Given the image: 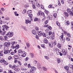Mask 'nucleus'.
Returning <instances> with one entry per match:
<instances>
[{"label":"nucleus","mask_w":73,"mask_h":73,"mask_svg":"<svg viewBox=\"0 0 73 73\" xmlns=\"http://www.w3.org/2000/svg\"><path fill=\"white\" fill-rule=\"evenodd\" d=\"M44 58H46V59H47V60H48V59H49V57L46 56H44Z\"/></svg>","instance_id":"64"},{"label":"nucleus","mask_w":73,"mask_h":73,"mask_svg":"<svg viewBox=\"0 0 73 73\" xmlns=\"http://www.w3.org/2000/svg\"><path fill=\"white\" fill-rule=\"evenodd\" d=\"M68 66H69V67H70V68H71V69L73 67V66L70 64H69L68 65Z\"/></svg>","instance_id":"40"},{"label":"nucleus","mask_w":73,"mask_h":73,"mask_svg":"<svg viewBox=\"0 0 73 73\" xmlns=\"http://www.w3.org/2000/svg\"><path fill=\"white\" fill-rule=\"evenodd\" d=\"M7 36H8L7 35H6V36H4V41H7L8 39V37Z\"/></svg>","instance_id":"22"},{"label":"nucleus","mask_w":73,"mask_h":73,"mask_svg":"<svg viewBox=\"0 0 73 73\" xmlns=\"http://www.w3.org/2000/svg\"><path fill=\"white\" fill-rule=\"evenodd\" d=\"M29 17H30V18H32V17H33V15L32 14H29Z\"/></svg>","instance_id":"50"},{"label":"nucleus","mask_w":73,"mask_h":73,"mask_svg":"<svg viewBox=\"0 0 73 73\" xmlns=\"http://www.w3.org/2000/svg\"><path fill=\"white\" fill-rule=\"evenodd\" d=\"M45 12L47 15H48V11L45 10Z\"/></svg>","instance_id":"48"},{"label":"nucleus","mask_w":73,"mask_h":73,"mask_svg":"<svg viewBox=\"0 0 73 73\" xmlns=\"http://www.w3.org/2000/svg\"><path fill=\"white\" fill-rule=\"evenodd\" d=\"M61 45H62L60 43H58L57 44V46L58 48H59V49H61Z\"/></svg>","instance_id":"13"},{"label":"nucleus","mask_w":73,"mask_h":73,"mask_svg":"<svg viewBox=\"0 0 73 73\" xmlns=\"http://www.w3.org/2000/svg\"><path fill=\"white\" fill-rule=\"evenodd\" d=\"M14 70L16 72H19L20 70V68H16L14 69Z\"/></svg>","instance_id":"21"},{"label":"nucleus","mask_w":73,"mask_h":73,"mask_svg":"<svg viewBox=\"0 0 73 73\" xmlns=\"http://www.w3.org/2000/svg\"><path fill=\"white\" fill-rule=\"evenodd\" d=\"M31 69L33 70V69H34V70H36V68L34 66H32L31 67Z\"/></svg>","instance_id":"43"},{"label":"nucleus","mask_w":73,"mask_h":73,"mask_svg":"<svg viewBox=\"0 0 73 73\" xmlns=\"http://www.w3.org/2000/svg\"><path fill=\"white\" fill-rule=\"evenodd\" d=\"M42 32L41 31L38 32V37H40L41 36H42Z\"/></svg>","instance_id":"10"},{"label":"nucleus","mask_w":73,"mask_h":73,"mask_svg":"<svg viewBox=\"0 0 73 73\" xmlns=\"http://www.w3.org/2000/svg\"><path fill=\"white\" fill-rule=\"evenodd\" d=\"M52 7V5H50L48 6V8H51Z\"/></svg>","instance_id":"63"},{"label":"nucleus","mask_w":73,"mask_h":73,"mask_svg":"<svg viewBox=\"0 0 73 73\" xmlns=\"http://www.w3.org/2000/svg\"><path fill=\"white\" fill-rule=\"evenodd\" d=\"M3 51L1 50L0 51V56H3Z\"/></svg>","instance_id":"24"},{"label":"nucleus","mask_w":73,"mask_h":73,"mask_svg":"<svg viewBox=\"0 0 73 73\" xmlns=\"http://www.w3.org/2000/svg\"><path fill=\"white\" fill-rule=\"evenodd\" d=\"M2 31H1V28H0V33L1 34V35L4 36L5 33H6V32L8 30L9 28V27L6 25H2Z\"/></svg>","instance_id":"1"},{"label":"nucleus","mask_w":73,"mask_h":73,"mask_svg":"<svg viewBox=\"0 0 73 73\" xmlns=\"http://www.w3.org/2000/svg\"><path fill=\"white\" fill-rule=\"evenodd\" d=\"M64 15L66 16H69V14H68L66 12H64Z\"/></svg>","instance_id":"36"},{"label":"nucleus","mask_w":73,"mask_h":73,"mask_svg":"<svg viewBox=\"0 0 73 73\" xmlns=\"http://www.w3.org/2000/svg\"><path fill=\"white\" fill-rule=\"evenodd\" d=\"M52 17H53V16L52 15H50L49 16V18L50 20H51L52 19Z\"/></svg>","instance_id":"37"},{"label":"nucleus","mask_w":73,"mask_h":73,"mask_svg":"<svg viewBox=\"0 0 73 73\" xmlns=\"http://www.w3.org/2000/svg\"><path fill=\"white\" fill-rule=\"evenodd\" d=\"M23 53L24 54H22L21 56L22 57H25V56H26L27 53H26V52H25V53L23 52Z\"/></svg>","instance_id":"23"},{"label":"nucleus","mask_w":73,"mask_h":73,"mask_svg":"<svg viewBox=\"0 0 73 73\" xmlns=\"http://www.w3.org/2000/svg\"><path fill=\"white\" fill-rule=\"evenodd\" d=\"M5 20L8 21L9 20V18L8 17H5Z\"/></svg>","instance_id":"35"},{"label":"nucleus","mask_w":73,"mask_h":73,"mask_svg":"<svg viewBox=\"0 0 73 73\" xmlns=\"http://www.w3.org/2000/svg\"><path fill=\"white\" fill-rule=\"evenodd\" d=\"M32 33L34 35H36L37 34V33L36 32V31L35 30H33L32 31Z\"/></svg>","instance_id":"14"},{"label":"nucleus","mask_w":73,"mask_h":73,"mask_svg":"<svg viewBox=\"0 0 73 73\" xmlns=\"http://www.w3.org/2000/svg\"><path fill=\"white\" fill-rule=\"evenodd\" d=\"M4 45L6 46V47H9V43L7 42H5L4 44Z\"/></svg>","instance_id":"7"},{"label":"nucleus","mask_w":73,"mask_h":73,"mask_svg":"<svg viewBox=\"0 0 73 73\" xmlns=\"http://www.w3.org/2000/svg\"><path fill=\"white\" fill-rule=\"evenodd\" d=\"M42 36H43V37H46V35H45V33H43L42 34Z\"/></svg>","instance_id":"49"},{"label":"nucleus","mask_w":73,"mask_h":73,"mask_svg":"<svg viewBox=\"0 0 73 73\" xmlns=\"http://www.w3.org/2000/svg\"><path fill=\"white\" fill-rule=\"evenodd\" d=\"M29 2L30 4H32L33 5L35 4V1H33V0H29Z\"/></svg>","instance_id":"9"},{"label":"nucleus","mask_w":73,"mask_h":73,"mask_svg":"<svg viewBox=\"0 0 73 73\" xmlns=\"http://www.w3.org/2000/svg\"><path fill=\"white\" fill-rule=\"evenodd\" d=\"M25 24H28V23L29 24H31V23H30L29 21L28 20V19H27L25 20Z\"/></svg>","instance_id":"27"},{"label":"nucleus","mask_w":73,"mask_h":73,"mask_svg":"<svg viewBox=\"0 0 73 73\" xmlns=\"http://www.w3.org/2000/svg\"><path fill=\"white\" fill-rule=\"evenodd\" d=\"M64 68L65 70H69V67H68V66H65Z\"/></svg>","instance_id":"28"},{"label":"nucleus","mask_w":73,"mask_h":73,"mask_svg":"<svg viewBox=\"0 0 73 73\" xmlns=\"http://www.w3.org/2000/svg\"><path fill=\"white\" fill-rule=\"evenodd\" d=\"M18 53L23 54V53H24V52H24V51H22V50H21L20 49L18 51Z\"/></svg>","instance_id":"19"},{"label":"nucleus","mask_w":73,"mask_h":73,"mask_svg":"<svg viewBox=\"0 0 73 73\" xmlns=\"http://www.w3.org/2000/svg\"><path fill=\"white\" fill-rule=\"evenodd\" d=\"M62 51L63 54L64 55V56H65L66 54V53H67V52H65V50L64 49H62Z\"/></svg>","instance_id":"6"},{"label":"nucleus","mask_w":73,"mask_h":73,"mask_svg":"<svg viewBox=\"0 0 73 73\" xmlns=\"http://www.w3.org/2000/svg\"><path fill=\"white\" fill-rule=\"evenodd\" d=\"M53 16L55 18H56L57 17V13H54L53 14Z\"/></svg>","instance_id":"41"},{"label":"nucleus","mask_w":73,"mask_h":73,"mask_svg":"<svg viewBox=\"0 0 73 73\" xmlns=\"http://www.w3.org/2000/svg\"><path fill=\"white\" fill-rule=\"evenodd\" d=\"M26 46L27 47V48H29V47L30 46V44H29V43L28 42H27L26 43Z\"/></svg>","instance_id":"25"},{"label":"nucleus","mask_w":73,"mask_h":73,"mask_svg":"<svg viewBox=\"0 0 73 73\" xmlns=\"http://www.w3.org/2000/svg\"><path fill=\"white\" fill-rule=\"evenodd\" d=\"M14 13L15 14V15L16 16H19V14H17V12L16 11H15L14 12Z\"/></svg>","instance_id":"42"},{"label":"nucleus","mask_w":73,"mask_h":73,"mask_svg":"<svg viewBox=\"0 0 73 73\" xmlns=\"http://www.w3.org/2000/svg\"><path fill=\"white\" fill-rule=\"evenodd\" d=\"M35 5L38 8L40 7V4H39V3L38 2H36L35 3Z\"/></svg>","instance_id":"17"},{"label":"nucleus","mask_w":73,"mask_h":73,"mask_svg":"<svg viewBox=\"0 0 73 73\" xmlns=\"http://www.w3.org/2000/svg\"><path fill=\"white\" fill-rule=\"evenodd\" d=\"M44 27H47V29H50V30H52V28L50 27V26H48V25H45L43 26Z\"/></svg>","instance_id":"5"},{"label":"nucleus","mask_w":73,"mask_h":73,"mask_svg":"<svg viewBox=\"0 0 73 73\" xmlns=\"http://www.w3.org/2000/svg\"><path fill=\"white\" fill-rule=\"evenodd\" d=\"M12 57L11 56H9L8 58V60H11V59H12Z\"/></svg>","instance_id":"60"},{"label":"nucleus","mask_w":73,"mask_h":73,"mask_svg":"<svg viewBox=\"0 0 73 73\" xmlns=\"http://www.w3.org/2000/svg\"><path fill=\"white\" fill-rule=\"evenodd\" d=\"M11 48L12 49H15V46L12 45V46H11Z\"/></svg>","instance_id":"57"},{"label":"nucleus","mask_w":73,"mask_h":73,"mask_svg":"<svg viewBox=\"0 0 73 73\" xmlns=\"http://www.w3.org/2000/svg\"><path fill=\"white\" fill-rule=\"evenodd\" d=\"M35 29L36 31H37L38 30V27H35Z\"/></svg>","instance_id":"56"},{"label":"nucleus","mask_w":73,"mask_h":73,"mask_svg":"<svg viewBox=\"0 0 73 73\" xmlns=\"http://www.w3.org/2000/svg\"><path fill=\"white\" fill-rule=\"evenodd\" d=\"M4 53L5 54H9V53H10V51L5 50L4 52Z\"/></svg>","instance_id":"11"},{"label":"nucleus","mask_w":73,"mask_h":73,"mask_svg":"<svg viewBox=\"0 0 73 73\" xmlns=\"http://www.w3.org/2000/svg\"><path fill=\"white\" fill-rule=\"evenodd\" d=\"M54 45H56V44H57V42H56V40H55L54 42H53Z\"/></svg>","instance_id":"53"},{"label":"nucleus","mask_w":73,"mask_h":73,"mask_svg":"<svg viewBox=\"0 0 73 73\" xmlns=\"http://www.w3.org/2000/svg\"><path fill=\"white\" fill-rule=\"evenodd\" d=\"M51 38L52 39V40H53V39H54V38H55V34L54 33H53L51 35Z\"/></svg>","instance_id":"16"},{"label":"nucleus","mask_w":73,"mask_h":73,"mask_svg":"<svg viewBox=\"0 0 73 73\" xmlns=\"http://www.w3.org/2000/svg\"><path fill=\"white\" fill-rule=\"evenodd\" d=\"M0 62L1 63H4L6 65H7L8 64V63L7 62V61L5 60L2 59L0 60Z\"/></svg>","instance_id":"4"},{"label":"nucleus","mask_w":73,"mask_h":73,"mask_svg":"<svg viewBox=\"0 0 73 73\" xmlns=\"http://www.w3.org/2000/svg\"><path fill=\"white\" fill-rule=\"evenodd\" d=\"M14 58H15V59H18L19 58V56L18 55H14Z\"/></svg>","instance_id":"26"},{"label":"nucleus","mask_w":73,"mask_h":73,"mask_svg":"<svg viewBox=\"0 0 73 73\" xmlns=\"http://www.w3.org/2000/svg\"><path fill=\"white\" fill-rule=\"evenodd\" d=\"M40 7L42 9H44V6L42 5H40Z\"/></svg>","instance_id":"52"},{"label":"nucleus","mask_w":73,"mask_h":73,"mask_svg":"<svg viewBox=\"0 0 73 73\" xmlns=\"http://www.w3.org/2000/svg\"><path fill=\"white\" fill-rule=\"evenodd\" d=\"M56 52V54L58 55L61 52V51H60V50H58V49H57Z\"/></svg>","instance_id":"15"},{"label":"nucleus","mask_w":73,"mask_h":73,"mask_svg":"<svg viewBox=\"0 0 73 73\" xmlns=\"http://www.w3.org/2000/svg\"><path fill=\"white\" fill-rule=\"evenodd\" d=\"M42 12L41 11H38V13H37V15L38 16H42Z\"/></svg>","instance_id":"8"},{"label":"nucleus","mask_w":73,"mask_h":73,"mask_svg":"<svg viewBox=\"0 0 73 73\" xmlns=\"http://www.w3.org/2000/svg\"><path fill=\"white\" fill-rule=\"evenodd\" d=\"M67 35L68 36V37H70V34L69 33H67Z\"/></svg>","instance_id":"45"},{"label":"nucleus","mask_w":73,"mask_h":73,"mask_svg":"<svg viewBox=\"0 0 73 73\" xmlns=\"http://www.w3.org/2000/svg\"><path fill=\"white\" fill-rule=\"evenodd\" d=\"M27 13H31L32 12V11L31 10H29V11H27Z\"/></svg>","instance_id":"34"},{"label":"nucleus","mask_w":73,"mask_h":73,"mask_svg":"<svg viewBox=\"0 0 73 73\" xmlns=\"http://www.w3.org/2000/svg\"><path fill=\"white\" fill-rule=\"evenodd\" d=\"M58 49H57L56 47H55L54 48V51H56V52L57 51V50Z\"/></svg>","instance_id":"62"},{"label":"nucleus","mask_w":73,"mask_h":73,"mask_svg":"<svg viewBox=\"0 0 73 73\" xmlns=\"http://www.w3.org/2000/svg\"><path fill=\"white\" fill-rule=\"evenodd\" d=\"M41 46H42V48H44V49L45 48V46H44V44L41 45Z\"/></svg>","instance_id":"58"},{"label":"nucleus","mask_w":73,"mask_h":73,"mask_svg":"<svg viewBox=\"0 0 73 73\" xmlns=\"http://www.w3.org/2000/svg\"><path fill=\"white\" fill-rule=\"evenodd\" d=\"M0 40L2 41V40H3V38L2 36H0Z\"/></svg>","instance_id":"55"},{"label":"nucleus","mask_w":73,"mask_h":73,"mask_svg":"<svg viewBox=\"0 0 73 73\" xmlns=\"http://www.w3.org/2000/svg\"><path fill=\"white\" fill-rule=\"evenodd\" d=\"M48 44L50 48H52L53 46V43H52L50 42Z\"/></svg>","instance_id":"20"},{"label":"nucleus","mask_w":73,"mask_h":73,"mask_svg":"<svg viewBox=\"0 0 73 73\" xmlns=\"http://www.w3.org/2000/svg\"><path fill=\"white\" fill-rule=\"evenodd\" d=\"M13 33H11L9 31L6 34V36H7L9 37H11L13 36Z\"/></svg>","instance_id":"3"},{"label":"nucleus","mask_w":73,"mask_h":73,"mask_svg":"<svg viewBox=\"0 0 73 73\" xmlns=\"http://www.w3.org/2000/svg\"><path fill=\"white\" fill-rule=\"evenodd\" d=\"M29 54L31 56V57H33V56H34V54L30 53Z\"/></svg>","instance_id":"33"},{"label":"nucleus","mask_w":73,"mask_h":73,"mask_svg":"<svg viewBox=\"0 0 73 73\" xmlns=\"http://www.w3.org/2000/svg\"><path fill=\"white\" fill-rule=\"evenodd\" d=\"M30 72L31 73H33L35 72V71L33 70H32V69H30Z\"/></svg>","instance_id":"32"},{"label":"nucleus","mask_w":73,"mask_h":73,"mask_svg":"<svg viewBox=\"0 0 73 73\" xmlns=\"http://www.w3.org/2000/svg\"><path fill=\"white\" fill-rule=\"evenodd\" d=\"M27 12L26 10L25 9H24L22 11V13L23 14H24V13H25Z\"/></svg>","instance_id":"30"},{"label":"nucleus","mask_w":73,"mask_h":73,"mask_svg":"<svg viewBox=\"0 0 73 73\" xmlns=\"http://www.w3.org/2000/svg\"><path fill=\"white\" fill-rule=\"evenodd\" d=\"M69 24H70V23H69V21H65V25H69Z\"/></svg>","instance_id":"12"},{"label":"nucleus","mask_w":73,"mask_h":73,"mask_svg":"<svg viewBox=\"0 0 73 73\" xmlns=\"http://www.w3.org/2000/svg\"><path fill=\"white\" fill-rule=\"evenodd\" d=\"M15 48L16 49H19V44L17 45L15 47Z\"/></svg>","instance_id":"29"},{"label":"nucleus","mask_w":73,"mask_h":73,"mask_svg":"<svg viewBox=\"0 0 73 73\" xmlns=\"http://www.w3.org/2000/svg\"><path fill=\"white\" fill-rule=\"evenodd\" d=\"M43 69L45 71H46V70H47V68H46L44 67H43Z\"/></svg>","instance_id":"44"},{"label":"nucleus","mask_w":73,"mask_h":73,"mask_svg":"<svg viewBox=\"0 0 73 73\" xmlns=\"http://www.w3.org/2000/svg\"><path fill=\"white\" fill-rule=\"evenodd\" d=\"M29 21V22L30 23H31V20H32V19H31V17L30 18H28V20Z\"/></svg>","instance_id":"38"},{"label":"nucleus","mask_w":73,"mask_h":73,"mask_svg":"<svg viewBox=\"0 0 73 73\" xmlns=\"http://www.w3.org/2000/svg\"><path fill=\"white\" fill-rule=\"evenodd\" d=\"M33 62L35 64H36L37 63V61L36 60H35Z\"/></svg>","instance_id":"59"},{"label":"nucleus","mask_w":73,"mask_h":73,"mask_svg":"<svg viewBox=\"0 0 73 73\" xmlns=\"http://www.w3.org/2000/svg\"><path fill=\"white\" fill-rule=\"evenodd\" d=\"M64 35H62L60 37V38L62 42L64 43L65 42V38H64Z\"/></svg>","instance_id":"2"},{"label":"nucleus","mask_w":73,"mask_h":73,"mask_svg":"<svg viewBox=\"0 0 73 73\" xmlns=\"http://www.w3.org/2000/svg\"><path fill=\"white\" fill-rule=\"evenodd\" d=\"M42 16L43 17H45V14H44V13H42Z\"/></svg>","instance_id":"61"},{"label":"nucleus","mask_w":73,"mask_h":73,"mask_svg":"<svg viewBox=\"0 0 73 73\" xmlns=\"http://www.w3.org/2000/svg\"><path fill=\"white\" fill-rule=\"evenodd\" d=\"M57 63L58 64H60V59L58 58L57 59Z\"/></svg>","instance_id":"39"},{"label":"nucleus","mask_w":73,"mask_h":73,"mask_svg":"<svg viewBox=\"0 0 73 73\" xmlns=\"http://www.w3.org/2000/svg\"><path fill=\"white\" fill-rule=\"evenodd\" d=\"M58 5H59V6H60L61 3H60V1H58Z\"/></svg>","instance_id":"54"},{"label":"nucleus","mask_w":73,"mask_h":73,"mask_svg":"<svg viewBox=\"0 0 73 73\" xmlns=\"http://www.w3.org/2000/svg\"><path fill=\"white\" fill-rule=\"evenodd\" d=\"M70 37H67L66 38V39L67 41H70V38H69Z\"/></svg>","instance_id":"47"},{"label":"nucleus","mask_w":73,"mask_h":73,"mask_svg":"<svg viewBox=\"0 0 73 73\" xmlns=\"http://www.w3.org/2000/svg\"><path fill=\"white\" fill-rule=\"evenodd\" d=\"M11 45H14L15 44V42L14 41V42H12L11 43Z\"/></svg>","instance_id":"51"},{"label":"nucleus","mask_w":73,"mask_h":73,"mask_svg":"<svg viewBox=\"0 0 73 73\" xmlns=\"http://www.w3.org/2000/svg\"><path fill=\"white\" fill-rule=\"evenodd\" d=\"M56 24H57V25L59 27H60V23H59L58 22L56 21Z\"/></svg>","instance_id":"31"},{"label":"nucleus","mask_w":73,"mask_h":73,"mask_svg":"<svg viewBox=\"0 0 73 73\" xmlns=\"http://www.w3.org/2000/svg\"><path fill=\"white\" fill-rule=\"evenodd\" d=\"M44 42L47 44L48 43V41L47 40V39H44V40L43 41Z\"/></svg>","instance_id":"18"},{"label":"nucleus","mask_w":73,"mask_h":73,"mask_svg":"<svg viewBox=\"0 0 73 73\" xmlns=\"http://www.w3.org/2000/svg\"><path fill=\"white\" fill-rule=\"evenodd\" d=\"M25 8H27V7H29V5H28V4H26L25 5Z\"/></svg>","instance_id":"46"}]
</instances>
